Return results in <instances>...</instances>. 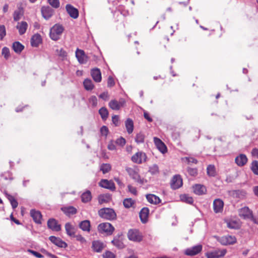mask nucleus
Returning a JSON list of instances; mask_svg holds the SVG:
<instances>
[{
  "label": "nucleus",
  "instance_id": "1",
  "mask_svg": "<svg viewBox=\"0 0 258 258\" xmlns=\"http://www.w3.org/2000/svg\"><path fill=\"white\" fill-rule=\"evenodd\" d=\"M63 30L64 29L61 25L57 24L54 25L50 30L49 35L50 38L55 41L58 40Z\"/></svg>",
  "mask_w": 258,
  "mask_h": 258
},
{
  "label": "nucleus",
  "instance_id": "2",
  "mask_svg": "<svg viewBox=\"0 0 258 258\" xmlns=\"http://www.w3.org/2000/svg\"><path fill=\"white\" fill-rule=\"evenodd\" d=\"M98 215L100 217L106 220L115 219L116 215L114 211L111 208H102L99 210Z\"/></svg>",
  "mask_w": 258,
  "mask_h": 258
},
{
  "label": "nucleus",
  "instance_id": "3",
  "mask_svg": "<svg viewBox=\"0 0 258 258\" xmlns=\"http://www.w3.org/2000/svg\"><path fill=\"white\" fill-rule=\"evenodd\" d=\"M125 170L129 176L136 182L140 184H144L147 182V180L142 178L137 170L130 167H126Z\"/></svg>",
  "mask_w": 258,
  "mask_h": 258
},
{
  "label": "nucleus",
  "instance_id": "4",
  "mask_svg": "<svg viewBox=\"0 0 258 258\" xmlns=\"http://www.w3.org/2000/svg\"><path fill=\"white\" fill-rule=\"evenodd\" d=\"M98 230L100 233H105L108 235H110L113 233L114 228L109 223H102L98 225Z\"/></svg>",
  "mask_w": 258,
  "mask_h": 258
},
{
  "label": "nucleus",
  "instance_id": "5",
  "mask_svg": "<svg viewBox=\"0 0 258 258\" xmlns=\"http://www.w3.org/2000/svg\"><path fill=\"white\" fill-rule=\"evenodd\" d=\"M127 237L130 240L140 242L143 240V235L137 229H131L127 233Z\"/></svg>",
  "mask_w": 258,
  "mask_h": 258
},
{
  "label": "nucleus",
  "instance_id": "6",
  "mask_svg": "<svg viewBox=\"0 0 258 258\" xmlns=\"http://www.w3.org/2000/svg\"><path fill=\"white\" fill-rule=\"evenodd\" d=\"M238 215L240 217L244 219L252 220L253 218L252 211L247 207H244L239 209Z\"/></svg>",
  "mask_w": 258,
  "mask_h": 258
},
{
  "label": "nucleus",
  "instance_id": "7",
  "mask_svg": "<svg viewBox=\"0 0 258 258\" xmlns=\"http://www.w3.org/2000/svg\"><path fill=\"white\" fill-rule=\"evenodd\" d=\"M227 251L225 249H216L212 251L207 252L206 253L207 258H220L224 256Z\"/></svg>",
  "mask_w": 258,
  "mask_h": 258
},
{
  "label": "nucleus",
  "instance_id": "8",
  "mask_svg": "<svg viewBox=\"0 0 258 258\" xmlns=\"http://www.w3.org/2000/svg\"><path fill=\"white\" fill-rule=\"evenodd\" d=\"M218 241L222 245L233 244L236 241V239L235 236L231 235H225L219 238Z\"/></svg>",
  "mask_w": 258,
  "mask_h": 258
},
{
  "label": "nucleus",
  "instance_id": "9",
  "mask_svg": "<svg viewBox=\"0 0 258 258\" xmlns=\"http://www.w3.org/2000/svg\"><path fill=\"white\" fill-rule=\"evenodd\" d=\"M125 104V101L122 99H120L119 101L113 99L109 102L108 105L112 110H118L120 109L121 107H123Z\"/></svg>",
  "mask_w": 258,
  "mask_h": 258
},
{
  "label": "nucleus",
  "instance_id": "10",
  "mask_svg": "<svg viewBox=\"0 0 258 258\" xmlns=\"http://www.w3.org/2000/svg\"><path fill=\"white\" fill-rule=\"evenodd\" d=\"M171 187L173 189H176L181 187L182 185V179L179 175H174L170 183Z\"/></svg>",
  "mask_w": 258,
  "mask_h": 258
},
{
  "label": "nucleus",
  "instance_id": "11",
  "mask_svg": "<svg viewBox=\"0 0 258 258\" xmlns=\"http://www.w3.org/2000/svg\"><path fill=\"white\" fill-rule=\"evenodd\" d=\"M202 250V245L199 244L186 249L184 253L187 255L194 256L200 253Z\"/></svg>",
  "mask_w": 258,
  "mask_h": 258
},
{
  "label": "nucleus",
  "instance_id": "12",
  "mask_svg": "<svg viewBox=\"0 0 258 258\" xmlns=\"http://www.w3.org/2000/svg\"><path fill=\"white\" fill-rule=\"evenodd\" d=\"M76 57L79 63H86L88 61V57L85 54L84 50L77 48L76 51Z\"/></svg>",
  "mask_w": 258,
  "mask_h": 258
},
{
  "label": "nucleus",
  "instance_id": "13",
  "mask_svg": "<svg viewBox=\"0 0 258 258\" xmlns=\"http://www.w3.org/2000/svg\"><path fill=\"white\" fill-rule=\"evenodd\" d=\"M146 155L144 153L139 152L136 153L132 157V160L133 162L141 164L144 161H146Z\"/></svg>",
  "mask_w": 258,
  "mask_h": 258
},
{
  "label": "nucleus",
  "instance_id": "14",
  "mask_svg": "<svg viewBox=\"0 0 258 258\" xmlns=\"http://www.w3.org/2000/svg\"><path fill=\"white\" fill-rule=\"evenodd\" d=\"M49 239L52 243L59 247L66 248L68 246L67 243L59 237L51 236L49 237Z\"/></svg>",
  "mask_w": 258,
  "mask_h": 258
},
{
  "label": "nucleus",
  "instance_id": "15",
  "mask_svg": "<svg viewBox=\"0 0 258 258\" xmlns=\"http://www.w3.org/2000/svg\"><path fill=\"white\" fill-rule=\"evenodd\" d=\"M43 17L46 19H49L52 15L54 12L53 10L49 6H43L41 9Z\"/></svg>",
  "mask_w": 258,
  "mask_h": 258
},
{
  "label": "nucleus",
  "instance_id": "16",
  "mask_svg": "<svg viewBox=\"0 0 258 258\" xmlns=\"http://www.w3.org/2000/svg\"><path fill=\"white\" fill-rule=\"evenodd\" d=\"M154 142L157 149L163 154L167 152V147L165 144L159 138H154Z\"/></svg>",
  "mask_w": 258,
  "mask_h": 258
},
{
  "label": "nucleus",
  "instance_id": "17",
  "mask_svg": "<svg viewBox=\"0 0 258 258\" xmlns=\"http://www.w3.org/2000/svg\"><path fill=\"white\" fill-rule=\"evenodd\" d=\"M66 10L70 16L73 19H77L79 16L78 10L70 4L66 6Z\"/></svg>",
  "mask_w": 258,
  "mask_h": 258
},
{
  "label": "nucleus",
  "instance_id": "18",
  "mask_svg": "<svg viewBox=\"0 0 258 258\" xmlns=\"http://www.w3.org/2000/svg\"><path fill=\"white\" fill-rule=\"evenodd\" d=\"M99 185L102 187L109 189L112 191L115 189V184L113 182L107 179H102L99 183Z\"/></svg>",
  "mask_w": 258,
  "mask_h": 258
},
{
  "label": "nucleus",
  "instance_id": "19",
  "mask_svg": "<svg viewBox=\"0 0 258 258\" xmlns=\"http://www.w3.org/2000/svg\"><path fill=\"white\" fill-rule=\"evenodd\" d=\"M48 227L53 231H59L61 229V227L58 224L57 221L54 219H50L47 221Z\"/></svg>",
  "mask_w": 258,
  "mask_h": 258
},
{
  "label": "nucleus",
  "instance_id": "20",
  "mask_svg": "<svg viewBox=\"0 0 258 258\" xmlns=\"http://www.w3.org/2000/svg\"><path fill=\"white\" fill-rule=\"evenodd\" d=\"M224 203L219 199H217L214 200L213 202L214 211L216 213L222 212L223 209Z\"/></svg>",
  "mask_w": 258,
  "mask_h": 258
},
{
  "label": "nucleus",
  "instance_id": "21",
  "mask_svg": "<svg viewBox=\"0 0 258 258\" xmlns=\"http://www.w3.org/2000/svg\"><path fill=\"white\" fill-rule=\"evenodd\" d=\"M247 162V158L246 156L243 154H240L235 159V163L240 167H242L245 165Z\"/></svg>",
  "mask_w": 258,
  "mask_h": 258
},
{
  "label": "nucleus",
  "instance_id": "22",
  "mask_svg": "<svg viewBox=\"0 0 258 258\" xmlns=\"http://www.w3.org/2000/svg\"><path fill=\"white\" fill-rule=\"evenodd\" d=\"M30 215L35 223H41L42 215L39 211L32 209L30 211Z\"/></svg>",
  "mask_w": 258,
  "mask_h": 258
},
{
  "label": "nucleus",
  "instance_id": "23",
  "mask_svg": "<svg viewBox=\"0 0 258 258\" xmlns=\"http://www.w3.org/2000/svg\"><path fill=\"white\" fill-rule=\"evenodd\" d=\"M104 248L103 243L99 240H95L92 242V248L96 252H100Z\"/></svg>",
  "mask_w": 258,
  "mask_h": 258
},
{
  "label": "nucleus",
  "instance_id": "24",
  "mask_svg": "<svg viewBox=\"0 0 258 258\" xmlns=\"http://www.w3.org/2000/svg\"><path fill=\"white\" fill-rule=\"evenodd\" d=\"M149 210L147 207L143 208L140 212V218L143 223H146L148 221Z\"/></svg>",
  "mask_w": 258,
  "mask_h": 258
},
{
  "label": "nucleus",
  "instance_id": "25",
  "mask_svg": "<svg viewBox=\"0 0 258 258\" xmlns=\"http://www.w3.org/2000/svg\"><path fill=\"white\" fill-rule=\"evenodd\" d=\"M91 74L94 81L97 83L101 81V73L99 69L97 68L92 69Z\"/></svg>",
  "mask_w": 258,
  "mask_h": 258
},
{
  "label": "nucleus",
  "instance_id": "26",
  "mask_svg": "<svg viewBox=\"0 0 258 258\" xmlns=\"http://www.w3.org/2000/svg\"><path fill=\"white\" fill-rule=\"evenodd\" d=\"M41 42V37L40 34H34L31 39V44L33 47H37Z\"/></svg>",
  "mask_w": 258,
  "mask_h": 258
},
{
  "label": "nucleus",
  "instance_id": "27",
  "mask_svg": "<svg viewBox=\"0 0 258 258\" xmlns=\"http://www.w3.org/2000/svg\"><path fill=\"white\" fill-rule=\"evenodd\" d=\"M147 201L151 204H158L161 202L160 198L153 194H149L146 195Z\"/></svg>",
  "mask_w": 258,
  "mask_h": 258
},
{
  "label": "nucleus",
  "instance_id": "28",
  "mask_svg": "<svg viewBox=\"0 0 258 258\" xmlns=\"http://www.w3.org/2000/svg\"><path fill=\"white\" fill-rule=\"evenodd\" d=\"M79 226L84 231L89 232L90 231V222L88 220L81 221Z\"/></svg>",
  "mask_w": 258,
  "mask_h": 258
},
{
  "label": "nucleus",
  "instance_id": "29",
  "mask_svg": "<svg viewBox=\"0 0 258 258\" xmlns=\"http://www.w3.org/2000/svg\"><path fill=\"white\" fill-rule=\"evenodd\" d=\"M28 25L26 22L22 21L20 23H18L17 26V28L19 30V34L20 35L24 34L27 29Z\"/></svg>",
  "mask_w": 258,
  "mask_h": 258
},
{
  "label": "nucleus",
  "instance_id": "30",
  "mask_svg": "<svg viewBox=\"0 0 258 258\" xmlns=\"http://www.w3.org/2000/svg\"><path fill=\"white\" fill-rule=\"evenodd\" d=\"M65 229L68 235L71 237L75 236V227L70 223H67L65 224Z\"/></svg>",
  "mask_w": 258,
  "mask_h": 258
},
{
  "label": "nucleus",
  "instance_id": "31",
  "mask_svg": "<svg viewBox=\"0 0 258 258\" xmlns=\"http://www.w3.org/2000/svg\"><path fill=\"white\" fill-rule=\"evenodd\" d=\"M125 125L127 132L129 134L133 133L134 130V122L131 118H127L125 122Z\"/></svg>",
  "mask_w": 258,
  "mask_h": 258
},
{
  "label": "nucleus",
  "instance_id": "32",
  "mask_svg": "<svg viewBox=\"0 0 258 258\" xmlns=\"http://www.w3.org/2000/svg\"><path fill=\"white\" fill-rule=\"evenodd\" d=\"M24 46L19 42L16 41L13 44V49L17 53H20L24 49Z\"/></svg>",
  "mask_w": 258,
  "mask_h": 258
},
{
  "label": "nucleus",
  "instance_id": "33",
  "mask_svg": "<svg viewBox=\"0 0 258 258\" xmlns=\"http://www.w3.org/2000/svg\"><path fill=\"white\" fill-rule=\"evenodd\" d=\"M194 192L195 194L201 195L204 194L206 190V187L201 184H197L194 186Z\"/></svg>",
  "mask_w": 258,
  "mask_h": 258
},
{
  "label": "nucleus",
  "instance_id": "34",
  "mask_svg": "<svg viewBox=\"0 0 258 258\" xmlns=\"http://www.w3.org/2000/svg\"><path fill=\"white\" fill-rule=\"evenodd\" d=\"M92 195L90 191L87 190L81 196L82 201L83 203H88L91 200Z\"/></svg>",
  "mask_w": 258,
  "mask_h": 258
},
{
  "label": "nucleus",
  "instance_id": "35",
  "mask_svg": "<svg viewBox=\"0 0 258 258\" xmlns=\"http://www.w3.org/2000/svg\"><path fill=\"white\" fill-rule=\"evenodd\" d=\"M61 210L67 215H74L77 213V209L72 206L62 208Z\"/></svg>",
  "mask_w": 258,
  "mask_h": 258
},
{
  "label": "nucleus",
  "instance_id": "36",
  "mask_svg": "<svg viewBox=\"0 0 258 258\" xmlns=\"http://www.w3.org/2000/svg\"><path fill=\"white\" fill-rule=\"evenodd\" d=\"M23 10L21 8H19L17 10L15 11L13 14L14 21H19L21 17L23 16Z\"/></svg>",
  "mask_w": 258,
  "mask_h": 258
},
{
  "label": "nucleus",
  "instance_id": "37",
  "mask_svg": "<svg viewBox=\"0 0 258 258\" xmlns=\"http://www.w3.org/2000/svg\"><path fill=\"white\" fill-rule=\"evenodd\" d=\"M83 84L84 88L87 90H92L94 88V85L92 83V81L90 79H85L83 82Z\"/></svg>",
  "mask_w": 258,
  "mask_h": 258
},
{
  "label": "nucleus",
  "instance_id": "38",
  "mask_svg": "<svg viewBox=\"0 0 258 258\" xmlns=\"http://www.w3.org/2000/svg\"><path fill=\"white\" fill-rule=\"evenodd\" d=\"M111 200V196L109 195H102L99 197L98 201L100 204L106 203Z\"/></svg>",
  "mask_w": 258,
  "mask_h": 258
},
{
  "label": "nucleus",
  "instance_id": "39",
  "mask_svg": "<svg viewBox=\"0 0 258 258\" xmlns=\"http://www.w3.org/2000/svg\"><path fill=\"white\" fill-rule=\"evenodd\" d=\"M99 113L103 120H106L108 117V111L106 107H101L99 110Z\"/></svg>",
  "mask_w": 258,
  "mask_h": 258
},
{
  "label": "nucleus",
  "instance_id": "40",
  "mask_svg": "<svg viewBox=\"0 0 258 258\" xmlns=\"http://www.w3.org/2000/svg\"><path fill=\"white\" fill-rule=\"evenodd\" d=\"M180 199L182 202H185L187 204H191L194 202L192 197H189V196L185 194L181 195L180 196Z\"/></svg>",
  "mask_w": 258,
  "mask_h": 258
},
{
  "label": "nucleus",
  "instance_id": "41",
  "mask_svg": "<svg viewBox=\"0 0 258 258\" xmlns=\"http://www.w3.org/2000/svg\"><path fill=\"white\" fill-rule=\"evenodd\" d=\"M135 201L131 198H127L123 200V204L125 208H130L135 204Z\"/></svg>",
  "mask_w": 258,
  "mask_h": 258
},
{
  "label": "nucleus",
  "instance_id": "42",
  "mask_svg": "<svg viewBox=\"0 0 258 258\" xmlns=\"http://www.w3.org/2000/svg\"><path fill=\"white\" fill-rule=\"evenodd\" d=\"M207 174L209 176L214 177L216 175V169L214 165H209L207 168Z\"/></svg>",
  "mask_w": 258,
  "mask_h": 258
},
{
  "label": "nucleus",
  "instance_id": "43",
  "mask_svg": "<svg viewBox=\"0 0 258 258\" xmlns=\"http://www.w3.org/2000/svg\"><path fill=\"white\" fill-rule=\"evenodd\" d=\"M111 243L113 244V245L115 246L119 249L123 248L124 247L123 242L118 239H114L111 241Z\"/></svg>",
  "mask_w": 258,
  "mask_h": 258
},
{
  "label": "nucleus",
  "instance_id": "44",
  "mask_svg": "<svg viewBox=\"0 0 258 258\" xmlns=\"http://www.w3.org/2000/svg\"><path fill=\"white\" fill-rule=\"evenodd\" d=\"M111 167L109 164H103L100 166V170L103 174L108 173L111 170Z\"/></svg>",
  "mask_w": 258,
  "mask_h": 258
},
{
  "label": "nucleus",
  "instance_id": "45",
  "mask_svg": "<svg viewBox=\"0 0 258 258\" xmlns=\"http://www.w3.org/2000/svg\"><path fill=\"white\" fill-rule=\"evenodd\" d=\"M250 168L254 174L258 175V161H257L255 160V161H253L252 162Z\"/></svg>",
  "mask_w": 258,
  "mask_h": 258
},
{
  "label": "nucleus",
  "instance_id": "46",
  "mask_svg": "<svg viewBox=\"0 0 258 258\" xmlns=\"http://www.w3.org/2000/svg\"><path fill=\"white\" fill-rule=\"evenodd\" d=\"M149 172L152 175H155L159 173V167L157 165L154 164L150 166L149 169Z\"/></svg>",
  "mask_w": 258,
  "mask_h": 258
},
{
  "label": "nucleus",
  "instance_id": "47",
  "mask_svg": "<svg viewBox=\"0 0 258 258\" xmlns=\"http://www.w3.org/2000/svg\"><path fill=\"white\" fill-rule=\"evenodd\" d=\"M145 136L141 133L136 135L135 141L138 144L143 143L144 142Z\"/></svg>",
  "mask_w": 258,
  "mask_h": 258
},
{
  "label": "nucleus",
  "instance_id": "48",
  "mask_svg": "<svg viewBox=\"0 0 258 258\" xmlns=\"http://www.w3.org/2000/svg\"><path fill=\"white\" fill-rule=\"evenodd\" d=\"M2 54L3 55L5 59H7L10 56V50L7 47H4L2 49Z\"/></svg>",
  "mask_w": 258,
  "mask_h": 258
},
{
  "label": "nucleus",
  "instance_id": "49",
  "mask_svg": "<svg viewBox=\"0 0 258 258\" xmlns=\"http://www.w3.org/2000/svg\"><path fill=\"white\" fill-rule=\"evenodd\" d=\"M56 52L57 55H58L59 57L63 59L64 57L67 56V52L63 49L60 48V49H56Z\"/></svg>",
  "mask_w": 258,
  "mask_h": 258
},
{
  "label": "nucleus",
  "instance_id": "50",
  "mask_svg": "<svg viewBox=\"0 0 258 258\" xmlns=\"http://www.w3.org/2000/svg\"><path fill=\"white\" fill-rule=\"evenodd\" d=\"M74 237H75L76 240L78 241H79L81 244H86L87 241L85 239V238L83 237L80 234L75 235V236H73Z\"/></svg>",
  "mask_w": 258,
  "mask_h": 258
},
{
  "label": "nucleus",
  "instance_id": "51",
  "mask_svg": "<svg viewBox=\"0 0 258 258\" xmlns=\"http://www.w3.org/2000/svg\"><path fill=\"white\" fill-rule=\"evenodd\" d=\"M48 2L54 8H58L59 7V0H48Z\"/></svg>",
  "mask_w": 258,
  "mask_h": 258
},
{
  "label": "nucleus",
  "instance_id": "52",
  "mask_svg": "<svg viewBox=\"0 0 258 258\" xmlns=\"http://www.w3.org/2000/svg\"><path fill=\"white\" fill-rule=\"evenodd\" d=\"M6 35V31L4 25H0V40H2Z\"/></svg>",
  "mask_w": 258,
  "mask_h": 258
},
{
  "label": "nucleus",
  "instance_id": "53",
  "mask_svg": "<svg viewBox=\"0 0 258 258\" xmlns=\"http://www.w3.org/2000/svg\"><path fill=\"white\" fill-rule=\"evenodd\" d=\"M100 131V133H101V135L104 136L105 137H107V136L108 134V132H109L108 127L105 125H103V126H102L101 127Z\"/></svg>",
  "mask_w": 258,
  "mask_h": 258
},
{
  "label": "nucleus",
  "instance_id": "54",
  "mask_svg": "<svg viewBox=\"0 0 258 258\" xmlns=\"http://www.w3.org/2000/svg\"><path fill=\"white\" fill-rule=\"evenodd\" d=\"M1 176L3 177L5 180L9 179L10 180H12L13 179L12 175L10 172L2 173L1 174Z\"/></svg>",
  "mask_w": 258,
  "mask_h": 258
},
{
  "label": "nucleus",
  "instance_id": "55",
  "mask_svg": "<svg viewBox=\"0 0 258 258\" xmlns=\"http://www.w3.org/2000/svg\"><path fill=\"white\" fill-rule=\"evenodd\" d=\"M103 258H115V255L111 252V251H106L103 254Z\"/></svg>",
  "mask_w": 258,
  "mask_h": 258
},
{
  "label": "nucleus",
  "instance_id": "56",
  "mask_svg": "<svg viewBox=\"0 0 258 258\" xmlns=\"http://www.w3.org/2000/svg\"><path fill=\"white\" fill-rule=\"evenodd\" d=\"M115 143L120 146H123L125 144V140L123 138L120 137L116 140Z\"/></svg>",
  "mask_w": 258,
  "mask_h": 258
},
{
  "label": "nucleus",
  "instance_id": "57",
  "mask_svg": "<svg viewBox=\"0 0 258 258\" xmlns=\"http://www.w3.org/2000/svg\"><path fill=\"white\" fill-rule=\"evenodd\" d=\"M187 171L189 174L191 176H195L197 174V170L196 168H187Z\"/></svg>",
  "mask_w": 258,
  "mask_h": 258
},
{
  "label": "nucleus",
  "instance_id": "58",
  "mask_svg": "<svg viewBox=\"0 0 258 258\" xmlns=\"http://www.w3.org/2000/svg\"><path fill=\"white\" fill-rule=\"evenodd\" d=\"M185 160L188 163H194L197 164L198 163V161L197 159H196L192 157H185Z\"/></svg>",
  "mask_w": 258,
  "mask_h": 258
},
{
  "label": "nucleus",
  "instance_id": "59",
  "mask_svg": "<svg viewBox=\"0 0 258 258\" xmlns=\"http://www.w3.org/2000/svg\"><path fill=\"white\" fill-rule=\"evenodd\" d=\"M115 84L113 78L111 76H109L107 80V86L108 87H112Z\"/></svg>",
  "mask_w": 258,
  "mask_h": 258
},
{
  "label": "nucleus",
  "instance_id": "60",
  "mask_svg": "<svg viewBox=\"0 0 258 258\" xmlns=\"http://www.w3.org/2000/svg\"><path fill=\"white\" fill-rule=\"evenodd\" d=\"M28 251L31 253H32L33 255H34L35 256H36V257H38V258H41V257H43V256L40 253L37 252V251H34L33 250H31V249H28Z\"/></svg>",
  "mask_w": 258,
  "mask_h": 258
},
{
  "label": "nucleus",
  "instance_id": "61",
  "mask_svg": "<svg viewBox=\"0 0 258 258\" xmlns=\"http://www.w3.org/2000/svg\"><path fill=\"white\" fill-rule=\"evenodd\" d=\"M89 102L93 106H96L97 104V99L96 97L95 96H91L89 99Z\"/></svg>",
  "mask_w": 258,
  "mask_h": 258
},
{
  "label": "nucleus",
  "instance_id": "62",
  "mask_svg": "<svg viewBox=\"0 0 258 258\" xmlns=\"http://www.w3.org/2000/svg\"><path fill=\"white\" fill-rule=\"evenodd\" d=\"M128 191L133 194L134 195H137V191L136 189V188L132 186L131 185H128L127 186Z\"/></svg>",
  "mask_w": 258,
  "mask_h": 258
},
{
  "label": "nucleus",
  "instance_id": "63",
  "mask_svg": "<svg viewBox=\"0 0 258 258\" xmlns=\"http://www.w3.org/2000/svg\"><path fill=\"white\" fill-rule=\"evenodd\" d=\"M227 226L231 229H235L236 228V223L234 221H228L227 222Z\"/></svg>",
  "mask_w": 258,
  "mask_h": 258
},
{
  "label": "nucleus",
  "instance_id": "64",
  "mask_svg": "<svg viewBox=\"0 0 258 258\" xmlns=\"http://www.w3.org/2000/svg\"><path fill=\"white\" fill-rule=\"evenodd\" d=\"M99 98H101L104 100H107L109 98V95L107 92H104L101 93L99 96Z\"/></svg>",
  "mask_w": 258,
  "mask_h": 258
}]
</instances>
